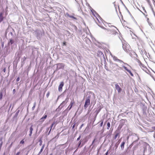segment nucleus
Segmentation results:
<instances>
[{"mask_svg": "<svg viewBox=\"0 0 155 155\" xmlns=\"http://www.w3.org/2000/svg\"><path fill=\"white\" fill-rule=\"evenodd\" d=\"M83 124H82V125H81V127L83 126Z\"/></svg>", "mask_w": 155, "mask_h": 155, "instance_id": "obj_50", "label": "nucleus"}, {"mask_svg": "<svg viewBox=\"0 0 155 155\" xmlns=\"http://www.w3.org/2000/svg\"><path fill=\"white\" fill-rule=\"evenodd\" d=\"M90 104V100L89 98L85 100V104L84 105V108L86 109Z\"/></svg>", "mask_w": 155, "mask_h": 155, "instance_id": "obj_3", "label": "nucleus"}, {"mask_svg": "<svg viewBox=\"0 0 155 155\" xmlns=\"http://www.w3.org/2000/svg\"><path fill=\"white\" fill-rule=\"evenodd\" d=\"M50 155H52V153H51V154H50Z\"/></svg>", "mask_w": 155, "mask_h": 155, "instance_id": "obj_46", "label": "nucleus"}, {"mask_svg": "<svg viewBox=\"0 0 155 155\" xmlns=\"http://www.w3.org/2000/svg\"><path fill=\"white\" fill-rule=\"evenodd\" d=\"M115 8H116V10H117V7H116Z\"/></svg>", "mask_w": 155, "mask_h": 155, "instance_id": "obj_48", "label": "nucleus"}, {"mask_svg": "<svg viewBox=\"0 0 155 155\" xmlns=\"http://www.w3.org/2000/svg\"><path fill=\"white\" fill-rule=\"evenodd\" d=\"M3 45H4V43H2V46H3Z\"/></svg>", "mask_w": 155, "mask_h": 155, "instance_id": "obj_44", "label": "nucleus"}, {"mask_svg": "<svg viewBox=\"0 0 155 155\" xmlns=\"http://www.w3.org/2000/svg\"><path fill=\"white\" fill-rule=\"evenodd\" d=\"M9 43H10L11 45H12L14 43V41L12 39H10Z\"/></svg>", "mask_w": 155, "mask_h": 155, "instance_id": "obj_19", "label": "nucleus"}, {"mask_svg": "<svg viewBox=\"0 0 155 155\" xmlns=\"http://www.w3.org/2000/svg\"><path fill=\"white\" fill-rule=\"evenodd\" d=\"M115 89L117 91L118 93H120L122 91V89L120 86L117 84H116L115 85Z\"/></svg>", "mask_w": 155, "mask_h": 155, "instance_id": "obj_5", "label": "nucleus"}, {"mask_svg": "<svg viewBox=\"0 0 155 155\" xmlns=\"http://www.w3.org/2000/svg\"><path fill=\"white\" fill-rule=\"evenodd\" d=\"M3 19V17L2 16V13H1L0 14V22L2 21Z\"/></svg>", "mask_w": 155, "mask_h": 155, "instance_id": "obj_14", "label": "nucleus"}, {"mask_svg": "<svg viewBox=\"0 0 155 155\" xmlns=\"http://www.w3.org/2000/svg\"><path fill=\"white\" fill-rule=\"evenodd\" d=\"M144 15H146V14H144V13H143Z\"/></svg>", "mask_w": 155, "mask_h": 155, "instance_id": "obj_45", "label": "nucleus"}, {"mask_svg": "<svg viewBox=\"0 0 155 155\" xmlns=\"http://www.w3.org/2000/svg\"><path fill=\"white\" fill-rule=\"evenodd\" d=\"M123 68H124V69H125V70H126L127 71L129 72L131 76H133L134 75L133 73L130 70L128 69L127 67L125 66H123Z\"/></svg>", "mask_w": 155, "mask_h": 155, "instance_id": "obj_7", "label": "nucleus"}, {"mask_svg": "<svg viewBox=\"0 0 155 155\" xmlns=\"http://www.w3.org/2000/svg\"><path fill=\"white\" fill-rule=\"evenodd\" d=\"M58 66H59V69H63L64 68V65L62 63H59L57 64Z\"/></svg>", "mask_w": 155, "mask_h": 155, "instance_id": "obj_10", "label": "nucleus"}, {"mask_svg": "<svg viewBox=\"0 0 155 155\" xmlns=\"http://www.w3.org/2000/svg\"><path fill=\"white\" fill-rule=\"evenodd\" d=\"M140 11H141V12H142L143 13V12H142L141 10H140Z\"/></svg>", "mask_w": 155, "mask_h": 155, "instance_id": "obj_53", "label": "nucleus"}, {"mask_svg": "<svg viewBox=\"0 0 155 155\" xmlns=\"http://www.w3.org/2000/svg\"><path fill=\"white\" fill-rule=\"evenodd\" d=\"M75 102L74 99H73L70 102V104L66 110L68 109L69 110H71L73 106L75 104Z\"/></svg>", "mask_w": 155, "mask_h": 155, "instance_id": "obj_4", "label": "nucleus"}, {"mask_svg": "<svg viewBox=\"0 0 155 155\" xmlns=\"http://www.w3.org/2000/svg\"><path fill=\"white\" fill-rule=\"evenodd\" d=\"M35 106H36V104L35 103L34 104V106H33V107H32V109L33 110H34L35 107Z\"/></svg>", "mask_w": 155, "mask_h": 155, "instance_id": "obj_26", "label": "nucleus"}, {"mask_svg": "<svg viewBox=\"0 0 155 155\" xmlns=\"http://www.w3.org/2000/svg\"><path fill=\"white\" fill-rule=\"evenodd\" d=\"M108 151H107V152L105 153V155H107L108 154Z\"/></svg>", "mask_w": 155, "mask_h": 155, "instance_id": "obj_36", "label": "nucleus"}, {"mask_svg": "<svg viewBox=\"0 0 155 155\" xmlns=\"http://www.w3.org/2000/svg\"><path fill=\"white\" fill-rule=\"evenodd\" d=\"M124 64H125L126 65H127V66H129V65L127 64V63H124Z\"/></svg>", "mask_w": 155, "mask_h": 155, "instance_id": "obj_37", "label": "nucleus"}, {"mask_svg": "<svg viewBox=\"0 0 155 155\" xmlns=\"http://www.w3.org/2000/svg\"><path fill=\"white\" fill-rule=\"evenodd\" d=\"M44 147H45L44 145H43V146H42V148L41 149V150H40L39 153V154H40L43 151V149L44 148Z\"/></svg>", "mask_w": 155, "mask_h": 155, "instance_id": "obj_17", "label": "nucleus"}, {"mask_svg": "<svg viewBox=\"0 0 155 155\" xmlns=\"http://www.w3.org/2000/svg\"><path fill=\"white\" fill-rule=\"evenodd\" d=\"M33 130V126L31 125L30 128V131H32Z\"/></svg>", "mask_w": 155, "mask_h": 155, "instance_id": "obj_21", "label": "nucleus"}, {"mask_svg": "<svg viewBox=\"0 0 155 155\" xmlns=\"http://www.w3.org/2000/svg\"><path fill=\"white\" fill-rule=\"evenodd\" d=\"M66 15L68 17H70V18H73V19H75L76 20H77V18L75 17H74L73 16H72V15H69L68 14H66Z\"/></svg>", "mask_w": 155, "mask_h": 155, "instance_id": "obj_13", "label": "nucleus"}, {"mask_svg": "<svg viewBox=\"0 0 155 155\" xmlns=\"http://www.w3.org/2000/svg\"><path fill=\"white\" fill-rule=\"evenodd\" d=\"M63 45H66V42L65 41H64L63 42Z\"/></svg>", "mask_w": 155, "mask_h": 155, "instance_id": "obj_28", "label": "nucleus"}, {"mask_svg": "<svg viewBox=\"0 0 155 155\" xmlns=\"http://www.w3.org/2000/svg\"><path fill=\"white\" fill-rule=\"evenodd\" d=\"M143 11H144V12H145V11H146V10H143Z\"/></svg>", "mask_w": 155, "mask_h": 155, "instance_id": "obj_52", "label": "nucleus"}, {"mask_svg": "<svg viewBox=\"0 0 155 155\" xmlns=\"http://www.w3.org/2000/svg\"><path fill=\"white\" fill-rule=\"evenodd\" d=\"M123 48L125 51L128 52L130 51V46L128 44L124 43L123 44Z\"/></svg>", "mask_w": 155, "mask_h": 155, "instance_id": "obj_2", "label": "nucleus"}, {"mask_svg": "<svg viewBox=\"0 0 155 155\" xmlns=\"http://www.w3.org/2000/svg\"><path fill=\"white\" fill-rule=\"evenodd\" d=\"M81 138V136H79V137L77 139V140H79L80 139V138Z\"/></svg>", "mask_w": 155, "mask_h": 155, "instance_id": "obj_33", "label": "nucleus"}, {"mask_svg": "<svg viewBox=\"0 0 155 155\" xmlns=\"http://www.w3.org/2000/svg\"><path fill=\"white\" fill-rule=\"evenodd\" d=\"M114 61H117V60H119V59H118L116 57H114Z\"/></svg>", "mask_w": 155, "mask_h": 155, "instance_id": "obj_24", "label": "nucleus"}, {"mask_svg": "<svg viewBox=\"0 0 155 155\" xmlns=\"http://www.w3.org/2000/svg\"><path fill=\"white\" fill-rule=\"evenodd\" d=\"M107 129L109 130L110 127V122H108L107 124Z\"/></svg>", "mask_w": 155, "mask_h": 155, "instance_id": "obj_16", "label": "nucleus"}, {"mask_svg": "<svg viewBox=\"0 0 155 155\" xmlns=\"http://www.w3.org/2000/svg\"><path fill=\"white\" fill-rule=\"evenodd\" d=\"M152 127V129H154V130H155V126Z\"/></svg>", "mask_w": 155, "mask_h": 155, "instance_id": "obj_38", "label": "nucleus"}, {"mask_svg": "<svg viewBox=\"0 0 155 155\" xmlns=\"http://www.w3.org/2000/svg\"><path fill=\"white\" fill-rule=\"evenodd\" d=\"M24 139H23L20 142V144H24V143H25V142H24Z\"/></svg>", "mask_w": 155, "mask_h": 155, "instance_id": "obj_20", "label": "nucleus"}, {"mask_svg": "<svg viewBox=\"0 0 155 155\" xmlns=\"http://www.w3.org/2000/svg\"><path fill=\"white\" fill-rule=\"evenodd\" d=\"M105 68L107 70H108V68H106V67L105 66Z\"/></svg>", "mask_w": 155, "mask_h": 155, "instance_id": "obj_41", "label": "nucleus"}, {"mask_svg": "<svg viewBox=\"0 0 155 155\" xmlns=\"http://www.w3.org/2000/svg\"><path fill=\"white\" fill-rule=\"evenodd\" d=\"M5 69H4V70H3V71H4V72H5Z\"/></svg>", "mask_w": 155, "mask_h": 155, "instance_id": "obj_43", "label": "nucleus"}, {"mask_svg": "<svg viewBox=\"0 0 155 155\" xmlns=\"http://www.w3.org/2000/svg\"><path fill=\"white\" fill-rule=\"evenodd\" d=\"M32 131H30V133L29 134V136H31L32 135Z\"/></svg>", "mask_w": 155, "mask_h": 155, "instance_id": "obj_27", "label": "nucleus"}, {"mask_svg": "<svg viewBox=\"0 0 155 155\" xmlns=\"http://www.w3.org/2000/svg\"><path fill=\"white\" fill-rule=\"evenodd\" d=\"M41 144H42V143H41L40 144V145H41Z\"/></svg>", "mask_w": 155, "mask_h": 155, "instance_id": "obj_47", "label": "nucleus"}, {"mask_svg": "<svg viewBox=\"0 0 155 155\" xmlns=\"http://www.w3.org/2000/svg\"><path fill=\"white\" fill-rule=\"evenodd\" d=\"M96 139H94V140L92 142V143L91 145H92L94 143V142L95 141Z\"/></svg>", "mask_w": 155, "mask_h": 155, "instance_id": "obj_30", "label": "nucleus"}, {"mask_svg": "<svg viewBox=\"0 0 155 155\" xmlns=\"http://www.w3.org/2000/svg\"><path fill=\"white\" fill-rule=\"evenodd\" d=\"M15 91H15V89H14L13 90V93L14 94L15 93Z\"/></svg>", "mask_w": 155, "mask_h": 155, "instance_id": "obj_31", "label": "nucleus"}, {"mask_svg": "<svg viewBox=\"0 0 155 155\" xmlns=\"http://www.w3.org/2000/svg\"><path fill=\"white\" fill-rule=\"evenodd\" d=\"M125 123V121L123 119H122L120 121V123L118 127V128H119L120 129L123 127V126L124 125Z\"/></svg>", "mask_w": 155, "mask_h": 155, "instance_id": "obj_6", "label": "nucleus"}, {"mask_svg": "<svg viewBox=\"0 0 155 155\" xmlns=\"http://www.w3.org/2000/svg\"><path fill=\"white\" fill-rule=\"evenodd\" d=\"M91 7H90V10H91Z\"/></svg>", "mask_w": 155, "mask_h": 155, "instance_id": "obj_49", "label": "nucleus"}, {"mask_svg": "<svg viewBox=\"0 0 155 155\" xmlns=\"http://www.w3.org/2000/svg\"><path fill=\"white\" fill-rule=\"evenodd\" d=\"M23 58H24V60H25L26 59V58L25 57H23Z\"/></svg>", "mask_w": 155, "mask_h": 155, "instance_id": "obj_40", "label": "nucleus"}, {"mask_svg": "<svg viewBox=\"0 0 155 155\" xmlns=\"http://www.w3.org/2000/svg\"><path fill=\"white\" fill-rule=\"evenodd\" d=\"M125 143L124 142H123L122 143L121 145V147L122 149H123L124 148V145Z\"/></svg>", "mask_w": 155, "mask_h": 155, "instance_id": "obj_15", "label": "nucleus"}, {"mask_svg": "<svg viewBox=\"0 0 155 155\" xmlns=\"http://www.w3.org/2000/svg\"><path fill=\"white\" fill-rule=\"evenodd\" d=\"M65 102V101H63L62 103L61 104V105L63 104Z\"/></svg>", "mask_w": 155, "mask_h": 155, "instance_id": "obj_35", "label": "nucleus"}, {"mask_svg": "<svg viewBox=\"0 0 155 155\" xmlns=\"http://www.w3.org/2000/svg\"><path fill=\"white\" fill-rule=\"evenodd\" d=\"M64 85V83L63 81L61 82L58 87L59 91H62V87Z\"/></svg>", "mask_w": 155, "mask_h": 155, "instance_id": "obj_9", "label": "nucleus"}, {"mask_svg": "<svg viewBox=\"0 0 155 155\" xmlns=\"http://www.w3.org/2000/svg\"><path fill=\"white\" fill-rule=\"evenodd\" d=\"M92 17L95 20V21L99 26H100L101 23L103 22L102 18L95 11V10H91L90 13Z\"/></svg>", "mask_w": 155, "mask_h": 155, "instance_id": "obj_1", "label": "nucleus"}, {"mask_svg": "<svg viewBox=\"0 0 155 155\" xmlns=\"http://www.w3.org/2000/svg\"><path fill=\"white\" fill-rule=\"evenodd\" d=\"M55 124V122H54L51 125V128H50V130L49 132V133L50 132L51 129H52V128L53 127V125Z\"/></svg>", "mask_w": 155, "mask_h": 155, "instance_id": "obj_18", "label": "nucleus"}, {"mask_svg": "<svg viewBox=\"0 0 155 155\" xmlns=\"http://www.w3.org/2000/svg\"><path fill=\"white\" fill-rule=\"evenodd\" d=\"M47 117V115H45L44 116H43L40 119V120L42 122H43L46 119Z\"/></svg>", "mask_w": 155, "mask_h": 155, "instance_id": "obj_11", "label": "nucleus"}, {"mask_svg": "<svg viewBox=\"0 0 155 155\" xmlns=\"http://www.w3.org/2000/svg\"><path fill=\"white\" fill-rule=\"evenodd\" d=\"M74 125L73 127V128H74Z\"/></svg>", "mask_w": 155, "mask_h": 155, "instance_id": "obj_51", "label": "nucleus"}, {"mask_svg": "<svg viewBox=\"0 0 155 155\" xmlns=\"http://www.w3.org/2000/svg\"><path fill=\"white\" fill-rule=\"evenodd\" d=\"M20 78L19 77H18L16 79L17 81H19Z\"/></svg>", "mask_w": 155, "mask_h": 155, "instance_id": "obj_29", "label": "nucleus"}, {"mask_svg": "<svg viewBox=\"0 0 155 155\" xmlns=\"http://www.w3.org/2000/svg\"><path fill=\"white\" fill-rule=\"evenodd\" d=\"M115 133H116V134H115L114 137V139H116L117 138L118 136H119L120 133V132H117V131H116Z\"/></svg>", "mask_w": 155, "mask_h": 155, "instance_id": "obj_12", "label": "nucleus"}, {"mask_svg": "<svg viewBox=\"0 0 155 155\" xmlns=\"http://www.w3.org/2000/svg\"><path fill=\"white\" fill-rule=\"evenodd\" d=\"M81 141H79V145L78 146V147H79L80 145H81Z\"/></svg>", "mask_w": 155, "mask_h": 155, "instance_id": "obj_32", "label": "nucleus"}, {"mask_svg": "<svg viewBox=\"0 0 155 155\" xmlns=\"http://www.w3.org/2000/svg\"><path fill=\"white\" fill-rule=\"evenodd\" d=\"M103 123V120L101 121L100 126V127H102Z\"/></svg>", "mask_w": 155, "mask_h": 155, "instance_id": "obj_25", "label": "nucleus"}, {"mask_svg": "<svg viewBox=\"0 0 155 155\" xmlns=\"http://www.w3.org/2000/svg\"><path fill=\"white\" fill-rule=\"evenodd\" d=\"M5 92V94H6V90L5 88H3L0 92V100H2L3 98V92Z\"/></svg>", "mask_w": 155, "mask_h": 155, "instance_id": "obj_8", "label": "nucleus"}, {"mask_svg": "<svg viewBox=\"0 0 155 155\" xmlns=\"http://www.w3.org/2000/svg\"><path fill=\"white\" fill-rule=\"evenodd\" d=\"M99 112V111H98L96 113V116H97V114H98V113Z\"/></svg>", "mask_w": 155, "mask_h": 155, "instance_id": "obj_42", "label": "nucleus"}, {"mask_svg": "<svg viewBox=\"0 0 155 155\" xmlns=\"http://www.w3.org/2000/svg\"><path fill=\"white\" fill-rule=\"evenodd\" d=\"M117 7H118V10H120V8L119 7V6H117Z\"/></svg>", "mask_w": 155, "mask_h": 155, "instance_id": "obj_39", "label": "nucleus"}, {"mask_svg": "<svg viewBox=\"0 0 155 155\" xmlns=\"http://www.w3.org/2000/svg\"><path fill=\"white\" fill-rule=\"evenodd\" d=\"M49 95H50V92H48L47 93V94L46 95L47 97L48 98L49 97Z\"/></svg>", "mask_w": 155, "mask_h": 155, "instance_id": "obj_23", "label": "nucleus"}, {"mask_svg": "<svg viewBox=\"0 0 155 155\" xmlns=\"http://www.w3.org/2000/svg\"><path fill=\"white\" fill-rule=\"evenodd\" d=\"M117 61L119 62L120 63H124V62L122 60H120L119 59V60H117Z\"/></svg>", "mask_w": 155, "mask_h": 155, "instance_id": "obj_22", "label": "nucleus"}, {"mask_svg": "<svg viewBox=\"0 0 155 155\" xmlns=\"http://www.w3.org/2000/svg\"><path fill=\"white\" fill-rule=\"evenodd\" d=\"M20 152H18L17 153L16 155H19L20 154Z\"/></svg>", "mask_w": 155, "mask_h": 155, "instance_id": "obj_34", "label": "nucleus"}, {"mask_svg": "<svg viewBox=\"0 0 155 155\" xmlns=\"http://www.w3.org/2000/svg\"><path fill=\"white\" fill-rule=\"evenodd\" d=\"M67 101L66 102V104L67 103Z\"/></svg>", "mask_w": 155, "mask_h": 155, "instance_id": "obj_54", "label": "nucleus"}]
</instances>
